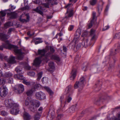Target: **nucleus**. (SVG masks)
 Masks as SVG:
<instances>
[{"mask_svg":"<svg viewBox=\"0 0 120 120\" xmlns=\"http://www.w3.org/2000/svg\"><path fill=\"white\" fill-rule=\"evenodd\" d=\"M9 38L8 35L0 33V40L5 42L4 43L2 44V46H0V50H3V48L11 49L13 48H14L13 50L14 52L18 56V59L19 60H22L23 57L24 52L21 49H18V47L17 46L13 45L10 44L8 41L6 40Z\"/></svg>","mask_w":120,"mask_h":120,"instance_id":"nucleus-1","label":"nucleus"},{"mask_svg":"<svg viewBox=\"0 0 120 120\" xmlns=\"http://www.w3.org/2000/svg\"><path fill=\"white\" fill-rule=\"evenodd\" d=\"M4 105L6 107L11 108L10 113L16 115L19 112L18 107L19 105L17 103H15L11 99H7L5 100Z\"/></svg>","mask_w":120,"mask_h":120,"instance_id":"nucleus-2","label":"nucleus"},{"mask_svg":"<svg viewBox=\"0 0 120 120\" xmlns=\"http://www.w3.org/2000/svg\"><path fill=\"white\" fill-rule=\"evenodd\" d=\"M25 104L26 106L30 105L29 109L31 111L34 112L35 110V108L39 107L40 104L37 100H32L31 98H27L25 101Z\"/></svg>","mask_w":120,"mask_h":120,"instance_id":"nucleus-3","label":"nucleus"},{"mask_svg":"<svg viewBox=\"0 0 120 120\" xmlns=\"http://www.w3.org/2000/svg\"><path fill=\"white\" fill-rule=\"evenodd\" d=\"M85 81L83 77H81L79 81H77L75 83L74 86L75 89L79 88L81 89L84 86V83Z\"/></svg>","mask_w":120,"mask_h":120,"instance_id":"nucleus-4","label":"nucleus"},{"mask_svg":"<svg viewBox=\"0 0 120 120\" xmlns=\"http://www.w3.org/2000/svg\"><path fill=\"white\" fill-rule=\"evenodd\" d=\"M14 77L15 78H17L18 79L23 80V83L26 85H29L30 84V82H28L27 80H26L25 78L21 74H18L15 75Z\"/></svg>","mask_w":120,"mask_h":120,"instance_id":"nucleus-5","label":"nucleus"},{"mask_svg":"<svg viewBox=\"0 0 120 120\" xmlns=\"http://www.w3.org/2000/svg\"><path fill=\"white\" fill-rule=\"evenodd\" d=\"M8 92V89L6 86L2 87L0 88V96L4 97L7 95Z\"/></svg>","mask_w":120,"mask_h":120,"instance_id":"nucleus-6","label":"nucleus"},{"mask_svg":"<svg viewBox=\"0 0 120 120\" xmlns=\"http://www.w3.org/2000/svg\"><path fill=\"white\" fill-rule=\"evenodd\" d=\"M81 34V30L80 29H78L76 31L75 34L74 41L76 44L79 40V37Z\"/></svg>","mask_w":120,"mask_h":120,"instance_id":"nucleus-7","label":"nucleus"},{"mask_svg":"<svg viewBox=\"0 0 120 120\" xmlns=\"http://www.w3.org/2000/svg\"><path fill=\"white\" fill-rule=\"evenodd\" d=\"M24 90V87L22 84H19L16 86V88L15 89V91L18 94L22 93Z\"/></svg>","mask_w":120,"mask_h":120,"instance_id":"nucleus-8","label":"nucleus"},{"mask_svg":"<svg viewBox=\"0 0 120 120\" xmlns=\"http://www.w3.org/2000/svg\"><path fill=\"white\" fill-rule=\"evenodd\" d=\"M36 98L39 100L44 99L45 98V95L43 92H38L35 94Z\"/></svg>","mask_w":120,"mask_h":120,"instance_id":"nucleus-9","label":"nucleus"},{"mask_svg":"<svg viewBox=\"0 0 120 120\" xmlns=\"http://www.w3.org/2000/svg\"><path fill=\"white\" fill-rule=\"evenodd\" d=\"M77 70L75 69H73L70 75V78L71 80H73L75 78Z\"/></svg>","mask_w":120,"mask_h":120,"instance_id":"nucleus-10","label":"nucleus"},{"mask_svg":"<svg viewBox=\"0 0 120 120\" xmlns=\"http://www.w3.org/2000/svg\"><path fill=\"white\" fill-rule=\"evenodd\" d=\"M73 10L68 9L65 15V18H68L72 16L73 15Z\"/></svg>","mask_w":120,"mask_h":120,"instance_id":"nucleus-11","label":"nucleus"},{"mask_svg":"<svg viewBox=\"0 0 120 120\" xmlns=\"http://www.w3.org/2000/svg\"><path fill=\"white\" fill-rule=\"evenodd\" d=\"M15 59V57L13 56L12 55H11L8 60L7 61L9 64H13L15 63L16 62Z\"/></svg>","mask_w":120,"mask_h":120,"instance_id":"nucleus-12","label":"nucleus"},{"mask_svg":"<svg viewBox=\"0 0 120 120\" xmlns=\"http://www.w3.org/2000/svg\"><path fill=\"white\" fill-rule=\"evenodd\" d=\"M56 0H45L46 3L43 4V5L45 7L49 8V5L50 4H52V3L53 1H56Z\"/></svg>","mask_w":120,"mask_h":120,"instance_id":"nucleus-13","label":"nucleus"},{"mask_svg":"<svg viewBox=\"0 0 120 120\" xmlns=\"http://www.w3.org/2000/svg\"><path fill=\"white\" fill-rule=\"evenodd\" d=\"M41 62V60L40 57L36 58L34 61V65L37 66L39 65Z\"/></svg>","mask_w":120,"mask_h":120,"instance_id":"nucleus-14","label":"nucleus"},{"mask_svg":"<svg viewBox=\"0 0 120 120\" xmlns=\"http://www.w3.org/2000/svg\"><path fill=\"white\" fill-rule=\"evenodd\" d=\"M23 117L24 120H30V116L28 113L25 112L23 114Z\"/></svg>","mask_w":120,"mask_h":120,"instance_id":"nucleus-15","label":"nucleus"},{"mask_svg":"<svg viewBox=\"0 0 120 120\" xmlns=\"http://www.w3.org/2000/svg\"><path fill=\"white\" fill-rule=\"evenodd\" d=\"M43 10L42 7L41 6L38 7L36 9H34V11L38 12L41 15L43 14V13L41 11V10Z\"/></svg>","mask_w":120,"mask_h":120,"instance_id":"nucleus-16","label":"nucleus"},{"mask_svg":"<svg viewBox=\"0 0 120 120\" xmlns=\"http://www.w3.org/2000/svg\"><path fill=\"white\" fill-rule=\"evenodd\" d=\"M13 75L12 73L10 72H5L4 75V76L6 78H11L13 76Z\"/></svg>","mask_w":120,"mask_h":120,"instance_id":"nucleus-17","label":"nucleus"},{"mask_svg":"<svg viewBox=\"0 0 120 120\" xmlns=\"http://www.w3.org/2000/svg\"><path fill=\"white\" fill-rule=\"evenodd\" d=\"M7 15L10 16L11 18H15L17 16V14L15 12L8 13Z\"/></svg>","mask_w":120,"mask_h":120,"instance_id":"nucleus-18","label":"nucleus"},{"mask_svg":"<svg viewBox=\"0 0 120 120\" xmlns=\"http://www.w3.org/2000/svg\"><path fill=\"white\" fill-rule=\"evenodd\" d=\"M26 18L27 20H26L25 19H22V15H21L20 16V18L19 19V20L21 22H27L29 20V19L30 18L29 17V15H28L27 14H26Z\"/></svg>","mask_w":120,"mask_h":120,"instance_id":"nucleus-19","label":"nucleus"},{"mask_svg":"<svg viewBox=\"0 0 120 120\" xmlns=\"http://www.w3.org/2000/svg\"><path fill=\"white\" fill-rule=\"evenodd\" d=\"M6 14L5 11H1L0 12V19H1V20L3 21L4 19L2 17L5 16Z\"/></svg>","mask_w":120,"mask_h":120,"instance_id":"nucleus-20","label":"nucleus"},{"mask_svg":"<svg viewBox=\"0 0 120 120\" xmlns=\"http://www.w3.org/2000/svg\"><path fill=\"white\" fill-rule=\"evenodd\" d=\"M46 52V50L44 49L39 50L38 51V54L41 55L42 56L44 55L45 53Z\"/></svg>","mask_w":120,"mask_h":120,"instance_id":"nucleus-21","label":"nucleus"},{"mask_svg":"<svg viewBox=\"0 0 120 120\" xmlns=\"http://www.w3.org/2000/svg\"><path fill=\"white\" fill-rule=\"evenodd\" d=\"M49 66L50 68L49 70L50 71H52L55 69V67L53 63L52 62H50L49 64Z\"/></svg>","mask_w":120,"mask_h":120,"instance_id":"nucleus-22","label":"nucleus"},{"mask_svg":"<svg viewBox=\"0 0 120 120\" xmlns=\"http://www.w3.org/2000/svg\"><path fill=\"white\" fill-rule=\"evenodd\" d=\"M95 32V30L93 29H91V34L93 36L91 40H94L96 39L97 38L95 36V35H94V34Z\"/></svg>","mask_w":120,"mask_h":120,"instance_id":"nucleus-23","label":"nucleus"},{"mask_svg":"<svg viewBox=\"0 0 120 120\" xmlns=\"http://www.w3.org/2000/svg\"><path fill=\"white\" fill-rule=\"evenodd\" d=\"M71 87V86H69L67 87L65 91V93L66 94H70Z\"/></svg>","mask_w":120,"mask_h":120,"instance_id":"nucleus-24","label":"nucleus"},{"mask_svg":"<svg viewBox=\"0 0 120 120\" xmlns=\"http://www.w3.org/2000/svg\"><path fill=\"white\" fill-rule=\"evenodd\" d=\"M34 90V89H33L29 90L26 92V94L28 96H31Z\"/></svg>","mask_w":120,"mask_h":120,"instance_id":"nucleus-25","label":"nucleus"},{"mask_svg":"<svg viewBox=\"0 0 120 120\" xmlns=\"http://www.w3.org/2000/svg\"><path fill=\"white\" fill-rule=\"evenodd\" d=\"M109 120H120V113L117 114L116 117L114 118H111Z\"/></svg>","mask_w":120,"mask_h":120,"instance_id":"nucleus-26","label":"nucleus"},{"mask_svg":"<svg viewBox=\"0 0 120 120\" xmlns=\"http://www.w3.org/2000/svg\"><path fill=\"white\" fill-rule=\"evenodd\" d=\"M87 41L88 40L87 39H86L85 40L83 41L82 43V47H86L87 45Z\"/></svg>","mask_w":120,"mask_h":120,"instance_id":"nucleus-27","label":"nucleus"},{"mask_svg":"<svg viewBox=\"0 0 120 120\" xmlns=\"http://www.w3.org/2000/svg\"><path fill=\"white\" fill-rule=\"evenodd\" d=\"M51 58L52 59H54L58 61H59L60 60L58 56L55 55H52L51 56Z\"/></svg>","mask_w":120,"mask_h":120,"instance_id":"nucleus-28","label":"nucleus"},{"mask_svg":"<svg viewBox=\"0 0 120 120\" xmlns=\"http://www.w3.org/2000/svg\"><path fill=\"white\" fill-rule=\"evenodd\" d=\"M6 82V80L4 78L0 79V86H3L4 85Z\"/></svg>","mask_w":120,"mask_h":120,"instance_id":"nucleus-29","label":"nucleus"},{"mask_svg":"<svg viewBox=\"0 0 120 120\" xmlns=\"http://www.w3.org/2000/svg\"><path fill=\"white\" fill-rule=\"evenodd\" d=\"M44 88L47 91L49 94L50 95H52L53 94L52 91L49 88L45 86Z\"/></svg>","mask_w":120,"mask_h":120,"instance_id":"nucleus-30","label":"nucleus"},{"mask_svg":"<svg viewBox=\"0 0 120 120\" xmlns=\"http://www.w3.org/2000/svg\"><path fill=\"white\" fill-rule=\"evenodd\" d=\"M48 79L46 77H43L42 80V82L44 83H47L48 82Z\"/></svg>","mask_w":120,"mask_h":120,"instance_id":"nucleus-31","label":"nucleus"},{"mask_svg":"<svg viewBox=\"0 0 120 120\" xmlns=\"http://www.w3.org/2000/svg\"><path fill=\"white\" fill-rule=\"evenodd\" d=\"M77 105L76 104L75 105L72 106L71 107L70 109L72 111H71L70 112H73L75 111V109L76 108Z\"/></svg>","mask_w":120,"mask_h":120,"instance_id":"nucleus-32","label":"nucleus"},{"mask_svg":"<svg viewBox=\"0 0 120 120\" xmlns=\"http://www.w3.org/2000/svg\"><path fill=\"white\" fill-rule=\"evenodd\" d=\"M36 40H37L35 42V44H37L41 43L42 41L41 40V39L40 38H36Z\"/></svg>","mask_w":120,"mask_h":120,"instance_id":"nucleus-33","label":"nucleus"},{"mask_svg":"<svg viewBox=\"0 0 120 120\" xmlns=\"http://www.w3.org/2000/svg\"><path fill=\"white\" fill-rule=\"evenodd\" d=\"M43 74V73L42 72H41L38 73V74L37 75L38 78L37 79L38 80H39L41 78L42 76V75Z\"/></svg>","mask_w":120,"mask_h":120,"instance_id":"nucleus-34","label":"nucleus"},{"mask_svg":"<svg viewBox=\"0 0 120 120\" xmlns=\"http://www.w3.org/2000/svg\"><path fill=\"white\" fill-rule=\"evenodd\" d=\"M13 79L12 77L9 78L6 81V82H7L11 83H13Z\"/></svg>","mask_w":120,"mask_h":120,"instance_id":"nucleus-35","label":"nucleus"},{"mask_svg":"<svg viewBox=\"0 0 120 120\" xmlns=\"http://www.w3.org/2000/svg\"><path fill=\"white\" fill-rule=\"evenodd\" d=\"M98 11L99 13H100L102 11V5H98Z\"/></svg>","mask_w":120,"mask_h":120,"instance_id":"nucleus-36","label":"nucleus"},{"mask_svg":"<svg viewBox=\"0 0 120 120\" xmlns=\"http://www.w3.org/2000/svg\"><path fill=\"white\" fill-rule=\"evenodd\" d=\"M97 0H91L90 1V4L92 5H94L96 3Z\"/></svg>","mask_w":120,"mask_h":120,"instance_id":"nucleus-37","label":"nucleus"},{"mask_svg":"<svg viewBox=\"0 0 120 120\" xmlns=\"http://www.w3.org/2000/svg\"><path fill=\"white\" fill-rule=\"evenodd\" d=\"M1 114L3 116H6L8 114L7 112L4 110L1 111Z\"/></svg>","mask_w":120,"mask_h":120,"instance_id":"nucleus-38","label":"nucleus"},{"mask_svg":"<svg viewBox=\"0 0 120 120\" xmlns=\"http://www.w3.org/2000/svg\"><path fill=\"white\" fill-rule=\"evenodd\" d=\"M27 74L31 76H34L35 73L33 71H30Z\"/></svg>","mask_w":120,"mask_h":120,"instance_id":"nucleus-39","label":"nucleus"},{"mask_svg":"<svg viewBox=\"0 0 120 120\" xmlns=\"http://www.w3.org/2000/svg\"><path fill=\"white\" fill-rule=\"evenodd\" d=\"M49 49L50 51L52 53H53L55 51V49L54 48L51 46H49Z\"/></svg>","mask_w":120,"mask_h":120,"instance_id":"nucleus-40","label":"nucleus"},{"mask_svg":"<svg viewBox=\"0 0 120 120\" xmlns=\"http://www.w3.org/2000/svg\"><path fill=\"white\" fill-rule=\"evenodd\" d=\"M20 67H17L15 69V71L16 72L18 73H19L21 72V69H20Z\"/></svg>","mask_w":120,"mask_h":120,"instance_id":"nucleus-41","label":"nucleus"},{"mask_svg":"<svg viewBox=\"0 0 120 120\" xmlns=\"http://www.w3.org/2000/svg\"><path fill=\"white\" fill-rule=\"evenodd\" d=\"M11 25V22H8L6 23L4 25L5 27L7 28L10 26Z\"/></svg>","mask_w":120,"mask_h":120,"instance_id":"nucleus-42","label":"nucleus"},{"mask_svg":"<svg viewBox=\"0 0 120 120\" xmlns=\"http://www.w3.org/2000/svg\"><path fill=\"white\" fill-rule=\"evenodd\" d=\"M93 22V20H91L90 22L88 25V27L89 28H91L92 26V24Z\"/></svg>","mask_w":120,"mask_h":120,"instance_id":"nucleus-43","label":"nucleus"},{"mask_svg":"<svg viewBox=\"0 0 120 120\" xmlns=\"http://www.w3.org/2000/svg\"><path fill=\"white\" fill-rule=\"evenodd\" d=\"M25 69L27 70H30V67L27 64L25 67Z\"/></svg>","mask_w":120,"mask_h":120,"instance_id":"nucleus-44","label":"nucleus"},{"mask_svg":"<svg viewBox=\"0 0 120 120\" xmlns=\"http://www.w3.org/2000/svg\"><path fill=\"white\" fill-rule=\"evenodd\" d=\"M116 46L117 47V49H115V51L120 48V45L119 44H117L116 45Z\"/></svg>","mask_w":120,"mask_h":120,"instance_id":"nucleus-45","label":"nucleus"},{"mask_svg":"<svg viewBox=\"0 0 120 120\" xmlns=\"http://www.w3.org/2000/svg\"><path fill=\"white\" fill-rule=\"evenodd\" d=\"M88 34L86 30L84 31L83 33L82 36H86Z\"/></svg>","mask_w":120,"mask_h":120,"instance_id":"nucleus-46","label":"nucleus"},{"mask_svg":"<svg viewBox=\"0 0 120 120\" xmlns=\"http://www.w3.org/2000/svg\"><path fill=\"white\" fill-rule=\"evenodd\" d=\"M64 97L63 96H62L60 97V101L61 103L63 102Z\"/></svg>","mask_w":120,"mask_h":120,"instance_id":"nucleus-47","label":"nucleus"},{"mask_svg":"<svg viewBox=\"0 0 120 120\" xmlns=\"http://www.w3.org/2000/svg\"><path fill=\"white\" fill-rule=\"evenodd\" d=\"M38 114L37 115H35L34 117L35 120H39V117L38 116Z\"/></svg>","mask_w":120,"mask_h":120,"instance_id":"nucleus-48","label":"nucleus"},{"mask_svg":"<svg viewBox=\"0 0 120 120\" xmlns=\"http://www.w3.org/2000/svg\"><path fill=\"white\" fill-rule=\"evenodd\" d=\"M109 28V26H105L103 29V31H104L107 30Z\"/></svg>","mask_w":120,"mask_h":120,"instance_id":"nucleus-49","label":"nucleus"},{"mask_svg":"<svg viewBox=\"0 0 120 120\" xmlns=\"http://www.w3.org/2000/svg\"><path fill=\"white\" fill-rule=\"evenodd\" d=\"M74 26L72 25H71L69 28L68 29L70 31L71 30L74 28Z\"/></svg>","mask_w":120,"mask_h":120,"instance_id":"nucleus-50","label":"nucleus"},{"mask_svg":"<svg viewBox=\"0 0 120 120\" xmlns=\"http://www.w3.org/2000/svg\"><path fill=\"white\" fill-rule=\"evenodd\" d=\"M96 13L95 12H93V20H94L95 18Z\"/></svg>","mask_w":120,"mask_h":120,"instance_id":"nucleus-51","label":"nucleus"},{"mask_svg":"<svg viewBox=\"0 0 120 120\" xmlns=\"http://www.w3.org/2000/svg\"><path fill=\"white\" fill-rule=\"evenodd\" d=\"M72 100V98L70 97H68L67 98V100L68 102H69Z\"/></svg>","mask_w":120,"mask_h":120,"instance_id":"nucleus-52","label":"nucleus"},{"mask_svg":"<svg viewBox=\"0 0 120 120\" xmlns=\"http://www.w3.org/2000/svg\"><path fill=\"white\" fill-rule=\"evenodd\" d=\"M24 1L25 6H26L28 5V0H24Z\"/></svg>","mask_w":120,"mask_h":120,"instance_id":"nucleus-53","label":"nucleus"},{"mask_svg":"<svg viewBox=\"0 0 120 120\" xmlns=\"http://www.w3.org/2000/svg\"><path fill=\"white\" fill-rule=\"evenodd\" d=\"M82 45H81L80 43L79 44L76 46V48L77 49H79L81 47H82Z\"/></svg>","mask_w":120,"mask_h":120,"instance_id":"nucleus-54","label":"nucleus"},{"mask_svg":"<svg viewBox=\"0 0 120 120\" xmlns=\"http://www.w3.org/2000/svg\"><path fill=\"white\" fill-rule=\"evenodd\" d=\"M4 58H5L4 55L2 54H0V59L1 60H2Z\"/></svg>","mask_w":120,"mask_h":120,"instance_id":"nucleus-55","label":"nucleus"},{"mask_svg":"<svg viewBox=\"0 0 120 120\" xmlns=\"http://www.w3.org/2000/svg\"><path fill=\"white\" fill-rule=\"evenodd\" d=\"M116 37L119 38L120 37V33L116 34L115 35Z\"/></svg>","mask_w":120,"mask_h":120,"instance_id":"nucleus-56","label":"nucleus"},{"mask_svg":"<svg viewBox=\"0 0 120 120\" xmlns=\"http://www.w3.org/2000/svg\"><path fill=\"white\" fill-rule=\"evenodd\" d=\"M71 5L72 6V4H68L67 5H66L65 6V8H69Z\"/></svg>","mask_w":120,"mask_h":120,"instance_id":"nucleus-57","label":"nucleus"},{"mask_svg":"<svg viewBox=\"0 0 120 120\" xmlns=\"http://www.w3.org/2000/svg\"><path fill=\"white\" fill-rule=\"evenodd\" d=\"M63 50L64 52H66L67 51V49L66 47L64 46L63 47Z\"/></svg>","mask_w":120,"mask_h":120,"instance_id":"nucleus-58","label":"nucleus"},{"mask_svg":"<svg viewBox=\"0 0 120 120\" xmlns=\"http://www.w3.org/2000/svg\"><path fill=\"white\" fill-rule=\"evenodd\" d=\"M10 7L11 9L12 10H14L15 9V7L12 5H10Z\"/></svg>","mask_w":120,"mask_h":120,"instance_id":"nucleus-59","label":"nucleus"},{"mask_svg":"<svg viewBox=\"0 0 120 120\" xmlns=\"http://www.w3.org/2000/svg\"><path fill=\"white\" fill-rule=\"evenodd\" d=\"M39 87V85L38 84H36L34 87V89H37Z\"/></svg>","mask_w":120,"mask_h":120,"instance_id":"nucleus-60","label":"nucleus"},{"mask_svg":"<svg viewBox=\"0 0 120 120\" xmlns=\"http://www.w3.org/2000/svg\"><path fill=\"white\" fill-rule=\"evenodd\" d=\"M12 30V29L11 28L9 29L8 30V34H10Z\"/></svg>","mask_w":120,"mask_h":120,"instance_id":"nucleus-61","label":"nucleus"},{"mask_svg":"<svg viewBox=\"0 0 120 120\" xmlns=\"http://www.w3.org/2000/svg\"><path fill=\"white\" fill-rule=\"evenodd\" d=\"M27 34L29 35L30 36H32V35H33L34 34H31L30 33V31H28L27 33Z\"/></svg>","mask_w":120,"mask_h":120,"instance_id":"nucleus-62","label":"nucleus"},{"mask_svg":"<svg viewBox=\"0 0 120 120\" xmlns=\"http://www.w3.org/2000/svg\"><path fill=\"white\" fill-rule=\"evenodd\" d=\"M62 35V34H61V33H59V34H57V35L56 36V38H57V36H61Z\"/></svg>","mask_w":120,"mask_h":120,"instance_id":"nucleus-63","label":"nucleus"},{"mask_svg":"<svg viewBox=\"0 0 120 120\" xmlns=\"http://www.w3.org/2000/svg\"><path fill=\"white\" fill-rule=\"evenodd\" d=\"M51 53L50 52H48L46 54V56H50V55L51 54Z\"/></svg>","mask_w":120,"mask_h":120,"instance_id":"nucleus-64","label":"nucleus"}]
</instances>
